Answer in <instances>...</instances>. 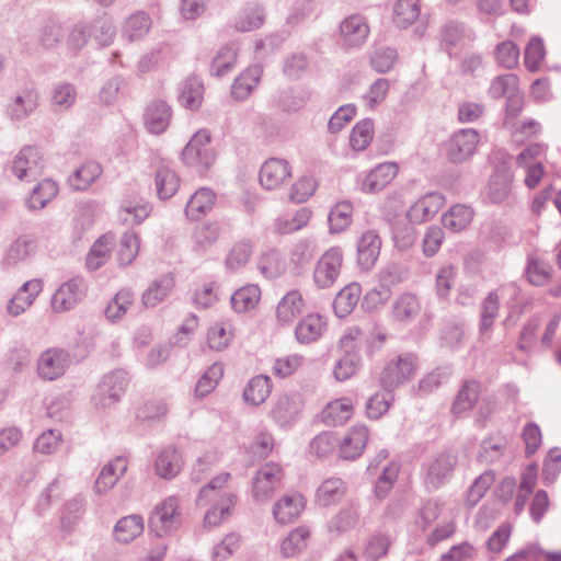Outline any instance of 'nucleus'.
<instances>
[{
  "mask_svg": "<svg viewBox=\"0 0 561 561\" xmlns=\"http://www.w3.org/2000/svg\"><path fill=\"white\" fill-rule=\"evenodd\" d=\"M179 503V497L171 495L154 506L149 518V525L158 536L167 535L180 526L181 513Z\"/></svg>",
  "mask_w": 561,
  "mask_h": 561,
  "instance_id": "nucleus-7",
  "label": "nucleus"
},
{
  "mask_svg": "<svg viewBox=\"0 0 561 561\" xmlns=\"http://www.w3.org/2000/svg\"><path fill=\"white\" fill-rule=\"evenodd\" d=\"M210 133L207 129L196 131L182 151L183 162L198 173H205L216 160L210 147Z\"/></svg>",
  "mask_w": 561,
  "mask_h": 561,
  "instance_id": "nucleus-1",
  "label": "nucleus"
},
{
  "mask_svg": "<svg viewBox=\"0 0 561 561\" xmlns=\"http://www.w3.org/2000/svg\"><path fill=\"white\" fill-rule=\"evenodd\" d=\"M513 174L506 169L496 170L490 178L486 197L493 204L505 202L512 192Z\"/></svg>",
  "mask_w": 561,
  "mask_h": 561,
  "instance_id": "nucleus-26",
  "label": "nucleus"
},
{
  "mask_svg": "<svg viewBox=\"0 0 561 561\" xmlns=\"http://www.w3.org/2000/svg\"><path fill=\"white\" fill-rule=\"evenodd\" d=\"M393 402L392 390L376 392L366 402L365 412L368 419L378 420L388 412Z\"/></svg>",
  "mask_w": 561,
  "mask_h": 561,
  "instance_id": "nucleus-59",
  "label": "nucleus"
},
{
  "mask_svg": "<svg viewBox=\"0 0 561 561\" xmlns=\"http://www.w3.org/2000/svg\"><path fill=\"white\" fill-rule=\"evenodd\" d=\"M173 287L174 278L170 274L154 279L141 296L144 306L156 307L170 295Z\"/></svg>",
  "mask_w": 561,
  "mask_h": 561,
  "instance_id": "nucleus-35",
  "label": "nucleus"
},
{
  "mask_svg": "<svg viewBox=\"0 0 561 561\" xmlns=\"http://www.w3.org/2000/svg\"><path fill=\"white\" fill-rule=\"evenodd\" d=\"M311 218V211L301 207L293 215L279 216L274 221V230L279 234H288L296 232L306 227Z\"/></svg>",
  "mask_w": 561,
  "mask_h": 561,
  "instance_id": "nucleus-44",
  "label": "nucleus"
},
{
  "mask_svg": "<svg viewBox=\"0 0 561 561\" xmlns=\"http://www.w3.org/2000/svg\"><path fill=\"white\" fill-rule=\"evenodd\" d=\"M58 193V185L53 180H43L39 182L25 198V205L28 210H39L44 208Z\"/></svg>",
  "mask_w": 561,
  "mask_h": 561,
  "instance_id": "nucleus-36",
  "label": "nucleus"
},
{
  "mask_svg": "<svg viewBox=\"0 0 561 561\" xmlns=\"http://www.w3.org/2000/svg\"><path fill=\"white\" fill-rule=\"evenodd\" d=\"M481 137L473 128H461L455 131L446 142V154L453 163L468 161L477 151Z\"/></svg>",
  "mask_w": 561,
  "mask_h": 561,
  "instance_id": "nucleus-6",
  "label": "nucleus"
},
{
  "mask_svg": "<svg viewBox=\"0 0 561 561\" xmlns=\"http://www.w3.org/2000/svg\"><path fill=\"white\" fill-rule=\"evenodd\" d=\"M346 491V483L341 478H328L317 489L316 503L321 507L336 505L345 496Z\"/></svg>",
  "mask_w": 561,
  "mask_h": 561,
  "instance_id": "nucleus-25",
  "label": "nucleus"
},
{
  "mask_svg": "<svg viewBox=\"0 0 561 561\" xmlns=\"http://www.w3.org/2000/svg\"><path fill=\"white\" fill-rule=\"evenodd\" d=\"M257 270L265 278H277L286 271V262L275 250L263 253L257 260Z\"/></svg>",
  "mask_w": 561,
  "mask_h": 561,
  "instance_id": "nucleus-50",
  "label": "nucleus"
},
{
  "mask_svg": "<svg viewBox=\"0 0 561 561\" xmlns=\"http://www.w3.org/2000/svg\"><path fill=\"white\" fill-rule=\"evenodd\" d=\"M127 470V460L123 457H116L107 462L101 469V472L95 481L94 490L96 493L102 494L111 490L118 479Z\"/></svg>",
  "mask_w": 561,
  "mask_h": 561,
  "instance_id": "nucleus-28",
  "label": "nucleus"
},
{
  "mask_svg": "<svg viewBox=\"0 0 561 561\" xmlns=\"http://www.w3.org/2000/svg\"><path fill=\"white\" fill-rule=\"evenodd\" d=\"M283 469L275 462L262 466L252 482V495L255 501H267L279 489L283 479Z\"/></svg>",
  "mask_w": 561,
  "mask_h": 561,
  "instance_id": "nucleus-10",
  "label": "nucleus"
},
{
  "mask_svg": "<svg viewBox=\"0 0 561 561\" xmlns=\"http://www.w3.org/2000/svg\"><path fill=\"white\" fill-rule=\"evenodd\" d=\"M293 176V167L286 159L270 158L263 162L259 172V181L267 191L280 190Z\"/></svg>",
  "mask_w": 561,
  "mask_h": 561,
  "instance_id": "nucleus-9",
  "label": "nucleus"
},
{
  "mask_svg": "<svg viewBox=\"0 0 561 561\" xmlns=\"http://www.w3.org/2000/svg\"><path fill=\"white\" fill-rule=\"evenodd\" d=\"M77 88L70 82H59L51 89L50 105L55 112L70 110L77 101Z\"/></svg>",
  "mask_w": 561,
  "mask_h": 561,
  "instance_id": "nucleus-42",
  "label": "nucleus"
},
{
  "mask_svg": "<svg viewBox=\"0 0 561 561\" xmlns=\"http://www.w3.org/2000/svg\"><path fill=\"white\" fill-rule=\"evenodd\" d=\"M220 228L215 222H207L197 226L192 236L195 250L206 251L218 240Z\"/></svg>",
  "mask_w": 561,
  "mask_h": 561,
  "instance_id": "nucleus-63",
  "label": "nucleus"
},
{
  "mask_svg": "<svg viewBox=\"0 0 561 561\" xmlns=\"http://www.w3.org/2000/svg\"><path fill=\"white\" fill-rule=\"evenodd\" d=\"M374 138V123L369 118L358 122L350 135V145L355 151L365 150Z\"/></svg>",
  "mask_w": 561,
  "mask_h": 561,
  "instance_id": "nucleus-60",
  "label": "nucleus"
},
{
  "mask_svg": "<svg viewBox=\"0 0 561 561\" xmlns=\"http://www.w3.org/2000/svg\"><path fill=\"white\" fill-rule=\"evenodd\" d=\"M204 99V84L201 79L191 77L186 79L179 95L180 103L188 110H197Z\"/></svg>",
  "mask_w": 561,
  "mask_h": 561,
  "instance_id": "nucleus-47",
  "label": "nucleus"
},
{
  "mask_svg": "<svg viewBox=\"0 0 561 561\" xmlns=\"http://www.w3.org/2000/svg\"><path fill=\"white\" fill-rule=\"evenodd\" d=\"M85 286L81 278H71L59 286L51 297V308L64 312L73 308L84 296Z\"/></svg>",
  "mask_w": 561,
  "mask_h": 561,
  "instance_id": "nucleus-13",
  "label": "nucleus"
},
{
  "mask_svg": "<svg viewBox=\"0 0 561 561\" xmlns=\"http://www.w3.org/2000/svg\"><path fill=\"white\" fill-rule=\"evenodd\" d=\"M420 15L419 0H398L393 9V23L405 28Z\"/></svg>",
  "mask_w": 561,
  "mask_h": 561,
  "instance_id": "nucleus-54",
  "label": "nucleus"
},
{
  "mask_svg": "<svg viewBox=\"0 0 561 561\" xmlns=\"http://www.w3.org/2000/svg\"><path fill=\"white\" fill-rule=\"evenodd\" d=\"M140 249L139 237L135 232H126L119 241L117 251V260L119 265L126 266L131 264L138 255Z\"/></svg>",
  "mask_w": 561,
  "mask_h": 561,
  "instance_id": "nucleus-64",
  "label": "nucleus"
},
{
  "mask_svg": "<svg viewBox=\"0 0 561 561\" xmlns=\"http://www.w3.org/2000/svg\"><path fill=\"white\" fill-rule=\"evenodd\" d=\"M236 504V496L231 492H225L220 495L218 502L213 505L205 514L204 525L206 527L218 526L226 519Z\"/></svg>",
  "mask_w": 561,
  "mask_h": 561,
  "instance_id": "nucleus-46",
  "label": "nucleus"
},
{
  "mask_svg": "<svg viewBox=\"0 0 561 561\" xmlns=\"http://www.w3.org/2000/svg\"><path fill=\"white\" fill-rule=\"evenodd\" d=\"M150 211V204L142 199H125L119 207V218L125 225H139Z\"/></svg>",
  "mask_w": 561,
  "mask_h": 561,
  "instance_id": "nucleus-40",
  "label": "nucleus"
},
{
  "mask_svg": "<svg viewBox=\"0 0 561 561\" xmlns=\"http://www.w3.org/2000/svg\"><path fill=\"white\" fill-rule=\"evenodd\" d=\"M215 193L208 187H201L190 198L185 207V214L191 219H199L214 206Z\"/></svg>",
  "mask_w": 561,
  "mask_h": 561,
  "instance_id": "nucleus-37",
  "label": "nucleus"
},
{
  "mask_svg": "<svg viewBox=\"0 0 561 561\" xmlns=\"http://www.w3.org/2000/svg\"><path fill=\"white\" fill-rule=\"evenodd\" d=\"M253 245L250 241L240 240L232 244L225 257V267L229 272L239 271L250 260Z\"/></svg>",
  "mask_w": 561,
  "mask_h": 561,
  "instance_id": "nucleus-48",
  "label": "nucleus"
},
{
  "mask_svg": "<svg viewBox=\"0 0 561 561\" xmlns=\"http://www.w3.org/2000/svg\"><path fill=\"white\" fill-rule=\"evenodd\" d=\"M222 376V364L214 363L198 379L195 387V396L197 398H204L208 396L216 388Z\"/></svg>",
  "mask_w": 561,
  "mask_h": 561,
  "instance_id": "nucleus-61",
  "label": "nucleus"
},
{
  "mask_svg": "<svg viewBox=\"0 0 561 561\" xmlns=\"http://www.w3.org/2000/svg\"><path fill=\"white\" fill-rule=\"evenodd\" d=\"M310 531L306 527H298L291 530L280 542V552L289 558L299 553L306 546Z\"/></svg>",
  "mask_w": 561,
  "mask_h": 561,
  "instance_id": "nucleus-56",
  "label": "nucleus"
},
{
  "mask_svg": "<svg viewBox=\"0 0 561 561\" xmlns=\"http://www.w3.org/2000/svg\"><path fill=\"white\" fill-rule=\"evenodd\" d=\"M445 197L440 193H428L415 201L408 209L407 217L412 224L431 220L444 206Z\"/></svg>",
  "mask_w": 561,
  "mask_h": 561,
  "instance_id": "nucleus-15",
  "label": "nucleus"
},
{
  "mask_svg": "<svg viewBox=\"0 0 561 561\" xmlns=\"http://www.w3.org/2000/svg\"><path fill=\"white\" fill-rule=\"evenodd\" d=\"M9 170L21 181L36 180L43 171L42 157L34 147H23L13 158Z\"/></svg>",
  "mask_w": 561,
  "mask_h": 561,
  "instance_id": "nucleus-11",
  "label": "nucleus"
},
{
  "mask_svg": "<svg viewBox=\"0 0 561 561\" xmlns=\"http://www.w3.org/2000/svg\"><path fill=\"white\" fill-rule=\"evenodd\" d=\"M127 385V375L123 370H115L104 376L92 398L95 407L104 409L116 403L124 394Z\"/></svg>",
  "mask_w": 561,
  "mask_h": 561,
  "instance_id": "nucleus-8",
  "label": "nucleus"
},
{
  "mask_svg": "<svg viewBox=\"0 0 561 561\" xmlns=\"http://www.w3.org/2000/svg\"><path fill=\"white\" fill-rule=\"evenodd\" d=\"M344 253L340 247H331L318 259L313 268V284L319 289H329L334 286L341 275Z\"/></svg>",
  "mask_w": 561,
  "mask_h": 561,
  "instance_id": "nucleus-2",
  "label": "nucleus"
},
{
  "mask_svg": "<svg viewBox=\"0 0 561 561\" xmlns=\"http://www.w3.org/2000/svg\"><path fill=\"white\" fill-rule=\"evenodd\" d=\"M172 118L170 105L162 100L152 101L146 108L144 119L149 133L160 135L167 130Z\"/></svg>",
  "mask_w": 561,
  "mask_h": 561,
  "instance_id": "nucleus-20",
  "label": "nucleus"
},
{
  "mask_svg": "<svg viewBox=\"0 0 561 561\" xmlns=\"http://www.w3.org/2000/svg\"><path fill=\"white\" fill-rule=\"evenodd\" d=\"M302 402L298 396H282L275 402L271 415L282 427L291 425L300 413Z\"/></svg>",
  "mask_w": 561,
  "mask_h": 561,
  "instance_id": "nucleus-23",
  "label": "nucleus"
},
{
  "mask_svg": "<svg viewBox=\"0 0 561 561\" xmlns=\"http://www.w3.org/2000/svg\"><path fill=\"white\" fill-rule=\"evenodd\" d=\"M233 336V328L230 322H215L208 330L207 342L210 348L221 351L226 348Z\"/></svg>",
  "mask_w": 561,
  "mask_h": 561,
  "instance_id": "nucleus-58",
  "label": "nucleus"
},
{
  "mask_svg": "<svg viewBox=\"0 0 561 561\" xmlns=\"http://www.w3.org/2000/svg\"><path fill=\"white\" fill-rule=\"evenodd\" d=\"M519 288L514 283L501 285L490 291L480 305L479 332L484 337L492 329L500 311V300L506 296L515 298Z\"/></svg>",
  "mask_w": 561,
  "mask_h": 561,
  "instance_id": "nucleus-4",
  "label": "nucleus"
},
{
  "mask_svg": "<svg viewBox=\"0 0 561 561\" xmlns=\"http://www.w3.org/2000/svg\"><path fill=\"white\" fill-rule=\"evenodd\" d=\"M304 308V298L299 290L288 291L278 302L276 319L279 324L291 323Z\"/></svg>",
  "mask_w": 561,
  "mask_h": 561,
  "instance_id": "nucleus-32",
  "label": "nucleus"
},
{
  "mask_svg": "<svg viewBox=\"0 0 561 561\" xmlns=\"http://www.w3.org/2000/svg\"><path fill=\"white\" fill-rule=\"evenodd\" d=\"M340 32L347 45L359 46L367 39L369 26L364 16L354 14L342 21Z\"/></svg>",
  "mask_w": 561,
  "mask_h": 561,
  "instance_id": "nucleus-24",
  "label": "nucleus"
},
{
  "mask_svg": "<svg viewBox=\"0 0 561 561\" xmlns=\"http://www.w3.org/2000/svg\"><path fill=\"white\" fill-rule=\"evenodd\" d=\"M354 405L347 398H341L329 402L321 413L323 423L328 426L344 424L352 416Z\"/></svg>",
  "mask_w": 561,
  "mask_h": 561,
  "instance_id": "nucleus-31",
  "label": "nucleus"
},
{
  "mask_svg": "<svg viewBox=\"0 0 561 561\" xmlns=\"http://www.w3.org/2000/svg\"><path fill=\"white\" fill-rule=\"evenodd\" d=\"M306 507V500L298 492H290L279 497L273 505V516L278 524L295 522Z\"/></svg>",
  "mask_w": 561,
  "mask_h": 561,
  "instance_id": "nucleus-17",
  "label": "nucleus"
},
{
  "mask_svg": "<svg viewBox=\"0 0 561 561\" xmlns=\"http://www.w3.org/2000/svg\"><path fill=\"white\" fill-rule=\"evenodd\" d=\"M327 323L321 316L310 313L304 317L295 328L296 340L300 344L317 341L325 331Z\"/></svg>",
  "mask_w": 561,
  "mask_h": 561,
  "instance_id": "nucleus-30",
  "label": "nucleus"
},
{
  "mask_svg": "<svg viewBox=\"0 0 561 561\" xmlns=\"http://www.w3.org/2000/svg\"><path fill=\"white\" fill-rule=\"evenodd\" d=\"M42 289L43 283L38 278L25 282L10 299L8 304V312L13 317H18L25 312L32 306L34 299Z\"/></svg>",
  "mask_w": 561,
  "mask_h": 561,
  "instance_id": "nucleus-21",
  "label": "nucleus"
},
{
  "mask_svg": "<svg viewBox=\"0 0 561 561\" xmlns=\"http://www.w3.org/2000/svg\"><path fill=\"white\" fill-rule=\"evenodd\" d=\"M71 365L69 352L61 347H49L41 353L36 363L37 376L47 381L61 378Z\"/></svg>",
  "mask_w": 561,
  "mask_h": 561,
  "instance_id": "nucleus-5",
  "label": "nucleus"
},
{
  "mask_svg": "<svg viewBox=\"0 0 561 561\" xmlns=\"http://www.w3.org/2000/svg\"><path fill=\"white\" fill-rule=\"evenodd\" d=\"M396 162H382L371 169L364 178L360 190L367 194H376L385 190L398 175Z\"/></svg>",
  "mask_w": 561,
  "mask_h": 561,
  "instance_id": "nucleus-14",
  "label": "nucleus"
},
{
  "mask_svg": "<svg viewBox=\"0 0 561 561\" xmlns=\"http://www.w3.org/2000/svg\"><path fill=\"white\" fill-rule=\"evenodd\" d=\"M134 304V294L128 289L119 290L107 304L105 316L111 321L122 319Z\"/></svg>",
  "mask_w": 561,
  "mask_h": 561,
  "instance_id": "nucleus-57",
  "label": "nucleus"
},
{
  "mask_svg": "<svg viewBox=\"0 0 561 561\" xmlns=\"http://www.w3.org/2000/svg\"><path fill=\"white\" fill-rule=\"evenodd\" d=\"M353 206L348 202H340L329 214L330 233H340L346 230L352 224Z\"/></svg>",
  "mask_w": 561,
  "mask_h": 561,
  "instance_id": "nucleus-53",
  "label": "nucleus"
},
{
  "mask_svg": "<svg viewBox=\"0 0 561 561\" xmlns=\"http://www.w3.org/2000/svg\"><path fill=\"white\" fill-rule=\"evenodd\" d=\"M473 216L474 213L471 207L456 204L443 214L442 224L444 228L451 232H460L471 224Z\"/></svg>",
  "mask_w": 561,
  "mask_h": 561,
  "instance_id": "nucleus-34",
  "label": "nucleus"
},
{
  "mask_svg": "<svg viewBox=\"0 0 561 561\" xmlns=\"http://www.w3.org/2000/svg\"><path fill=\"white\" fill-rule=\"evenodd\" d=\"M151 18L144 11H138L125 19L122 35L129 42L144 38L151 28Z\"/></svg>",
  "mask_w": 561,
  "mask_h": 561,
  "instance_id": "nucleus-33",
  "label": "nucleus"
},
{
  "mask_svg": "<svg viewBox=\"0 0 561 561\" xmlns=\"http://www.w3.org/2000/svg\"><path fill=\"white\" fill-rule=\"evenodd\" d=\"M480 387L474 381L466 382L458 391L451 405V412L456 415L470 411L478 402Z\"/></svg>",
  "mask_w": 561,
  "mask_h": 561,
  "instance_id": "nucleus-49",
  "label": "nucleus"
},
{
  "mask_svg": "<svg viewBox=\"0 0 561 561\" xmlns=\"http://www.w3.org/2000/svg\"><path fill=\"white\" fill-rule=\"evenodd\" d=\"M261 288L255 284H248L231 296V306L237 312L253 310L260 302Z\"/></svg>",
  "mask_w": 561,
  "mask_h": 561,
  "instance_id": "nucleus-45",
  "label": "nucleus"
},
{
  "mask_svg": "<svg viewBox=\"0 0 561 561\" xmlns=\"http://www.w3.org/2000/svg\"><path fill=\"white\" fill-rule=\"evenodd\" d=\"M263 69L260 65L250 66L241 72L233 81L231 94L236 100H245L256 89Z\"/></svg>",
  "mask_w": 561,
  "mask_h": 561,
  "instance_id": "nucleus-29",
  "label": "nucleus"
},
{
  "mask_svg": "<svg viewBox=\"0 0 561 561\" xmlns=\"http://www.w3.org/2000/svg\"><path fill=\"white\" fill-rule=\"evenodd\" d=\"M182 455L173 447L162 449L154 461L156 473L165 480L175 478L182 470Z\"/></svg>",
  "mask_w": 561,
  "mask_h": 561,
  "instance_id": "nucleus-27",
  "label": "nucleus"
},
{
  "mask_svg": "<svg viewBox=\"0 0 561 561\" xmlns=\"http://www.w3.org/2000/svg\"><path fill=\"white\" fill-rule=\"evenodd\" d=\"M102 168L96 162H87L69 178V184L77 191H84L101 175Z\"/></svg>",
  "mask_w": 561,
  "mask_h": 561,
  "instance_id": "nucleus-51",
  "label": "nucleus"
},
{
  "mask_svg": "<svg viewBox=\"0 0 561 561\" xmlns=\"http://www.w3.org/2000/svg\"><path fill=\"white\" fill-rule=\"evenodd\" d=\"M238 49L234 45H225L216 54L211 64V72L217 77L228 73L236 65Z\"/></svg>",
  "mask_w": 561,
  "mask_h": 561,
  "instance_id": "nucleus-62",
  "label": "nucleus"
},
{
  "mask_svg": "<svg viewBox=\"0 0 561 561\" xmlns=\"http://www.w3.org/2000/svg\"><path fill=\"white\" fill-rule=\"evenodd\" d=\"M314 242L310 239L298 240L290 250L289 263L295 272L304 268L313 257Z\"/></svg>",
  "mask_w": 561,
  "mask_h": 561,
  "instance_id": "nucleus-55",
  "label": "nucleus"
},
{
  "mask_svg": "<svg viewBox=\"0 0 561 561\" xmlns=\"http://www.w3.org/2000/svg\"><path fill=\"white\" fill-rule=\"evenodd\" d=\"M362 294L359 284L352 283L342 288L333 301L335 314L344 318L356 307Z\"/></svg>",
  "mask_w": 561,
  "mask_h": 561,
  "instance_id": "nucleus-39",
  "label": "nucleus"
},
{
  "mask_svg": "<svg viewBox=\"0 0 561 561\" xmlns=\"http://www.w3.org/2000/svg\"><path fill=\"white\" fill-rule=\"evenodd\" d=\"M457 463V458L450 453H442L426 467V484L431 488H438L442 485L453 473Z\"/></svg>",
  "mask_w": 561,
  "mask_h": 561,
  "instance_id": "nucleus-19",
  "label": "nucleus"
},
{
  "mask_svg": "<svg viewBox=\"0 0 561 561\" xmlns=\"http://www.w3.org/2000/svg\"><path fill=\"white\" fill-rule=\"evenodd\" d=\"M417 369V360L413 354H403L389 360L379 376L380 386L385 390H394L410 381Z\"/></svg>",
  "mask_w": 561,
  "mask_h": 561,
  "instance_id": "nucleus-3",
  "label": "nucleus"
},
{
  "mask_svg": "<svg viewBox=\"0 0 561 561\" xmlns=\"http://www.w3.org/2000/svg\"><path fill=\"white\" fill-rule=\"evenodd\" d=\"M381 239L376 230L365 231L357 242V264L363 271H370L380 254Z\"/></svg>",
  "mask_w": 561,
  "mask_h": 561,
  "instance_id": "nucleus-18",
  "label": "nucleus"
},
{
  "mask_svg": "<svg viewBox=\"0 0 561 561\" xmlns=\"http://www.w3.org/2000/svg\"><path fill=\"white\" fill-rule=\"evenodd\" d=\"M272 390V381L268 376L259 375L247 383L243 398L247 403L257 407L266 401Z\"/></svg>",
  "mask_w": 561,
  "mask_h": 561,
  "instance_id": "nucleus-38",
  "label": "nucleus"
},
{
  "mask_svg": "<svg viewBox=\"0 0 561 561\" xmlns=\"http://www.w3.org/2000/svg\"><path fill=\"white\" fill-rule=\"evenodd\" d=\"M39 93L33 85H24L16 91L7 106L11 121L21 122L31 116L38 107Z\"/></svg>",
  "mask_w": 561,
  "mask_h": 561,
  "instance_id": "nucleus-12",
  "label": "nucleus"
},
{
  "mask_svg": "<svg viewBox=\"0 0 561 561\" xmlns=\"http://www.w3.org/2000/svg\"><path fill=\"white\" fill-rule=\"evenodd\" d=\"M422 311L419 298L411 294H401L391 308L392 319L400 324H410L415 321Z\"/></svg>",
  "mask_w": 561,
  "mask_h": 561,
  "instance_id": "nucleus-22",
  "label": "nucleus"
},
{
  "mask_svg": "<svg viewBox=\"0 0 561 561\" xmlns=\"http://www.w3.org/2000/svg\"><path fill=\"white\" fill-rule=\"evenodd\" d=\"M144 531V519L139 515H129L121 518L114 527L116 541L129 543Z\"/></svg>",
  "mask_w": 561,
  "mask_h": 561,
  "instance_id": "nucleus-41",
  "label": "nucleus"
},
{
  "mask_svg": "<svg viewBox=\"0 0 561 561\" xmlns=\"http://www.w3.org/2000/svg\"><path fill=\"white\" fill-rule=\"evenodd\" d=\"M154 186L160 199H169L178 192L180 179L174 170L162 165L156 171Z\"/></svg>",
  "mask_w": 561,
  "mask_h": 561,
  "instance_id": "nucleus-43",
  "label": "nucleus"
},
{
  "mask_svg": "<svg viewBox=\"0 0 561 561\" xmlns=\"http://www.w3.org/2000/svg\"><path fill=\"white\" fill-rule=\"evenodd\" d=\"M113 245V237L104 234L100 237L90 249L87 255V267L95 271L101 267L108 259Z\"/></svg>",
  "mask_w": 561,
  "mask_h": 561,
  "instance_id": "nucleus-52",
  "label": "nucleus"
},
{
  "mask_svg": "<svg viewBox=\"0 0 561 561\" xmlns=\"http://www.w3.org/2000/svg\"><path fill=\"white\" fill-rule=\"evenodd\" d=\"M369 432L366 425L352 426L339 442V453L343 459L354 460L358 458L367 446Z\"/></svg>",
  "mask_w": 561,
  "mask_h": 561,
  "instance_id": "nucleus-16",
  "label": "nucleus"
}]
</instances>
